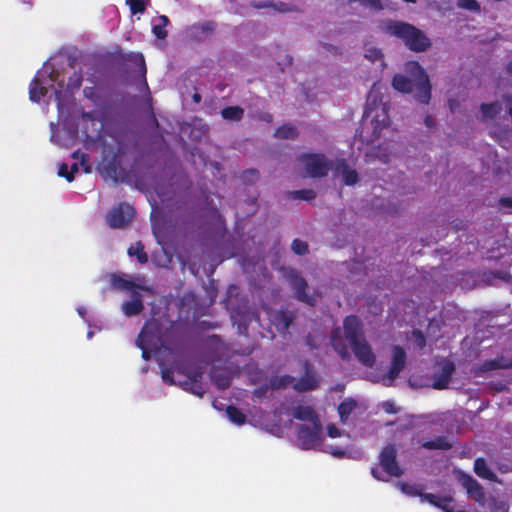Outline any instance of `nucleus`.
<instances>
[{
  "instance_id": "19",
  "label": "nucleus",
  "mask_w": 512,
  "mask_h": 512,
  "mask_svg": "<svg viewBox=\"0 0 512 512\" xmlns=\"http://www.w3.org/2000/svg\"><path fill=\"white\" fill-rule=\"evenodd\" d=\"M474 472L475 474L483 479L496 481V474L488 467L484 458H477L474 461Z\"/></svg>"
},
{
  "instance_id": "44",
  "label": "nucleus",
  "mask_w": 512,
  "mask_h": 512,
  "mask_svg": "<svg viewBox=\"0 0 512 512\" xmlns=\"http://www.w3.org/2000/svg\"><path fill=\"white\" fill-rule=\"evenodd\" d=\"M295 197L304 199V200H312L315 198L316 193L312 189L299 190L294 192Z\"/></svg>"
},
{
  "instance_id": "24",
  "label": "nucleus",
  "mask_w": 512,
  "mask_h": 512,
  "mask_svg": "<svg viewBox=\"0 0 512 512\" xmlns=\"http://www.w3.org/2000/svg\"><path fill=\"white\" fill-rule=\"evenodd\" d=\"M317 386V380L314 376L307 375L303 379L297 381L294 384V388L297 391H307L314 389Z\"/></svg>"
},
{
  "instance_id": "32",
  "label": "nucleus",
  "mask_w": 512,
  "mask_h": 512,
  "mask_svg": "<svg viewBox=\"0 0 512 512\" xmlns=\"http://www.w3.org/2000/svg\"><path fill=\"white\" fill-rule=\"evenodd\" d=\"M326 434L330 438H338L343 436L350 438L349 432L345 431L344 429L338 428L335 424L327 425Z\"/></svg>"
},
{
  "instance_id": "54",
  "label": "nucleus",
  "mask_w": 512,
  "mask_h": 512,
  "mask_svg": "<svg viewBox=\"0 0 512 512\" xmlns=\"http://www.w3.org/2000/svg\"><path fill=\"white\" fill-rule=\"evenodd\" d=\"M507 71L512 75V60L507 65Z\"/></svg>"
},
{
  "instance_id": "28",
  "label": "nucleus",
  "mask_w": 512,
  "mask_h": 512,
  "mask_svg": "<svg viewBox=\"0 0 512 512\" xmlns=\"http://www.w3.org/2000/svg\"><path fill=\"white\" fill-rule=\"evenodd\" d=\"M257 7L258 8H270L273 11L280 12V13L296 11V9L293 6H291L287 3H283V2H278V3L268 2L266 4L259 5Z\"/></svg>"
},
{
  "instance_id": "35",
  "label": "nucleus",
  "mask_w": 512,
  "mask_h": 512,
  "mask_svg": "<svg viewBox=\"0 0 512 512\" xmlns=\"http://www.w3.org/2000/svg\"><path fill=\"white\" fill-rule=\"evenodd\" d=\"M133 14L142 13L145 11L144 0H126Z\"/></svg>"
},
{
  "instance_id": "50",
  "label": "nucleus",
  "mask_w": 512,
  "mask_h": 512,
  "mask_svg": "<svg viewBox=\"0 0 512 512\" xmlns=\"http://www.w3.org/2000/svg\"><path fill=\"white\" fill-rule=\"evenodd\" d=\"M500 205L501 207L508 210V212L512 213V198H502L500 199Z\"/></svg>"
},
{
  "instance_id": "58",
  "label": "nucleus",
  "mask_w": 512,
  "mask_h": 512,
  "mask_svg": "<svg viewBox=\"0 0 512 512\" xmlns=\"http://www.w3.org/2000/svg\"><path fill=\"white\" fill-rule=\"evenodd\" d=\"M271 119H272V116H271V115H269V114H267V115H266V117H265V120H267V121H271Z\"/></svg>"
},
{
  "instance_id": "11",
  "label": "nucleus",
  "mask_w": 512,
  "mask_h": 512,
  "mask_svg": "<svg viewBox=\"0 0 512 512\" xmlns=\"http://www.w3.org/2000/svg\"><path fill=\"white\" fill-rule=\"evenodd\" d=\"M406 363V353L400 346L392 348L391 366L388 374L383 377V383L387 386L391 385L404 368Z\"/></svg>"
},
{
  "instance_id": "9",
  "label": "nucleus",
  "mask_w": 512,
  "mask_h": 512,
  "mask_svg": "<svg viewBox=\"0 0 512 512\" xmlns=\"http://www.w3.org/2000/svg\"><path fill=\"white\" fill-rule=\"evenodd\" d=\"M459 481L465 488L467 494L480 506H485L486 496L483 486L471 475L461 472Z\"/></svg>"
},
{
  "instance_id": "30",
  "label": "nucleus",
  "mask_w": 512,
  "mask_h": 512,
  "mask_svg": "<svg viewBox=\"0 0 512 512\" xmlns=\"http://www.w3.org/2000/svg\"><path fill=\"white\" fill-rule=\"evenodd\" d=\"M128 254L130 256H137L140 263H146L148 260L146 253L143 252V246L140 243L131 246L128 250Z\"/></svg>"
},
{
  "instance_id": "51",
  "label": "nucleus",
  "mask_w": 512,
  "mask_h": 512,
  "mask_svg": "<svg viewBox=\"0 0 512 512\" xmlns=\"http://www.w3.org/2000/svg\"><path fill=\"white\" fill-rule=\"evenodd\" d=\"M329 453L337 458H342L345 455V451L338 447L331 448Z\"/></svg>"
},
{
  "instance_id": "16",
  "label": "nucleus",
  "mask_w": 512,
  "mask_h": 512,
  "mask_svg": "<svg viewBox=\"0 0 512 512\" xmlns=\"http://www.w3.org/2000/svg\"><path fill=\"white\" fill-rule=\"evenodd\" d=\"M336 172L343 179L346 185H354L358 182V173L347 165L344 160L338 161L336 165Z\"/></svg>"
},
{
  "instance_id": "22",
  "label": "nucleus",
  "mask_w": 512,
  "mask_h": 512,
  "mask_svg": "<svg viewBox=\"0 0 512 512\" xmlns=\"http://www.w3.org/2000/svg\"><path fill=\"white\" fill-rule=\"evenodd\" d=\"M212 380L221 389L227 388L230 384L229 373L225 369L213 370Z\"/></svg>"
},
{
  "instance_id": "33",
  "label": "nucleus",
  "mask_w": 512,
  "mask_h": 512,
  "mask_svg": "<svg viewBox=\"0 0 512 512\" xmlns=\"http://www.w3.org/2000/svg\"><path fill=\"white\" fill-rule=\"evenodd\" d=\"M159 20L161 23L153 27V33L157 38L164 39L167 36L165 26L168 24V18L166 16H160Z\"/></svg>"
},
{
  "instance_id": "47",
  "label": "nucleus",
  "mask_w": 512,
  "mask_h": 512,
  "mask_svg": "<svg viewBox=\"0 0 512 512\" xmlns=\"http://www.w3.org/2000/svg\"><path fill=\"white\" fill-rule=\"evenodd\" d=\"M73 158L80 161L81 166L86 173L90 172V167L86 164V155L84 153L76 151L73 153Z\"/></svg>"
},
{
  "instance_id": "18",
  "label": "nucleus",
  "mask_w": 512,
  "mask_h": 512,
  "mask_svg": "<svg viewBox=\"0 0 512 512\" xmlns=\"http://www.w3.org/2000/svg\"><path fill=\"white\" fill-rule=\"evenodd\" d=\"M502 105L499 101H494L491 103H483L480 105L481 112V121H486L490 119H494L497 115H499L502 111Z\"/></svg>"
},
{
  "instance_id": "15",
  "label": "nucleus",
  "mask_w": 512,
  "mask_h": 512,
  "mask_svg": "<svg viewBox=\"0 0 512 512\" xmlns=\"http://www.w3.org/2000/svg\"><path fill=\"white\" fill-rule=\"evenodd\" d=\"M140 292L141 291H137L136 295L132 293V300L122 304V311L127 317L138 315L144 309Z\"/></svg>"
},
{
  "instance_id": "12",
  "label": "nucleus",
  "mask_w": 512,
  "mask_h": 512,
  "mask_svg": "<svg viewBox=\"0 0 512 512\" xmlns=\"http://www.w3.org/2000/svg\"><path fill=\"white\" fill-rule=\"evenodd\" d=\"M287 280L295 291V297L299 301L309 305H313L315 303V297L305 292L307 282L302 277L298 276L294 271H291L287 274Z\"/></svg>"
},
{
  "instance_id": "45",
  "label": "nucleus",
  "mask_w": 512,
  "mask_h": 512,
  "mask_svg": "<svg viewBox=\"0 0 512 512\" xmlns=\"http://www.w3.org/2000/svg\"><path fill=\"white\" fill-rule=\"evenodd\" d=\"M400 486H401V490L410 496H419L420 497V494H423L414 485H410L407 483H401Z\"/></svg>"
},
{
  "instance_id": "6",
  "label": "nucleus",
  "mask_w": 512,
  "mask_h": 512,
  "mask_svg": "<svg viewBox=\"0 0 512 512\" xmlns=\"http://www.w3.org/2000/svg\"><path fill=\"white\" fill-rule=\"evenodd\" d=\"M378 467L371 469V474L374 478L381 481H388L391 477H400L403 473L397 462V450L393 444L386 445L380 452Z\"/></svg>"
},
{
  "instance_id": "3",
  "label": "nucleus",
  "mask_w": 512,
  "mask_h": 512,
  "mask_svg": "<svg viewBox=\"0 0 512 512\" xmlns=\"http://www.w3.org/2000/svg\"><path fill=\"white\" fill-rule=\"evenodd\" d=\"M405 74H396L392 86L401 93H413L420 103H428L431 98V84L424 68L416 61L404 65Z\"/></svg>"
},
{
  "instance_id": "2",
  "label": "nucleus",
  "mask_w": 512,
  "mask_h": 512,
  "mask_svg": "<svg viewBox=\"0 0 512 512\" xmlns=\"http://www.w3.org/2000/svg\"><path fill=\"white\" fill-rule=\"evenodd\" d=\"M385 88L380 83L373 84L367 96V106L363 120V132L367 141H374L381 132L390 126L389 107L384 101Z\"/></svg>"
},
{
  "instance_id": "52",
  "label": "nucleus",
  "mask_w": 512,
  "mask_h": 512,
  "mask_svg": "<svg viewBox=\"0 0 512 512\" xmlns=\"http://www.w3.org/2000/svg\"><path fill=\"white\" fill-rule=\"evenodd\" d=\"M78 169H79V168H78V163H74V164L71 166V171H70V172H71V173H72V175H73L75 172H77V171H78Z\"/></svg>"
},
{
  "instance_id": "57",
  "label": "nucleus",
  "mask_w": 512,
  "mask_h": 512,
  "mask_svg": "<svg viewBox=\"0 0 512 512\" xmlns=\"http://www.w3.org/2000/svg\"><path fill=\"white\" fill-rule=\"evenodd\" d=\"M193 392H194L195 394H197L198 396H201V395H202V392H201V391H199V390H197V389H194V390H193Z\"/></svg>"
},
{
  "instance_id": "39",
  "label": "nucleus",
  "mask_w": 512,
  "mask_h": 512,
  "mask_svg": "<svg viewBox=\"0 0 512 512\" xmlns=\"http://www.w3.org/2000/svg\"><path fill=\"white\" fill-rule=\"evenodd\" d=\"M376 157L383 163H389L392 158V152L388 148L379 147Z\"/></svg>"
},
{
  "instance_id": "29",
  "label": "nucleus",
  "mask_w": 512,
  "mask_h": 512,
  "mask_svg": "<svg viewBox=\"0 0 512 512\" xmlns=\"http://www.w3.org/2000/svg\"><path fill=\"white\" fill-rule=\"evenodd\" d=\"M488 509L490 512H508L509 505L505 501L492 498L488 504Z\"/></svg>"
},
{
  "instance_id": "46",
  "label": "nucleus",
  "mask_w": 512,
  "mask_h": 512,
  "mask_svg": "<svg viewBox=\"0 0 512 512\" xmlns=\"http://www.w3.org/2000/svg\"><path fill=\"white\" fill-rule=\"evenodd\" d=\"M507 366L508 365L501 364L499 360H491V361L485 362L482 365V370L490 371V370H494V369L504 368Z\"/></svg>"
},
{
  "instance_id": "34",
  "label": "nucleus",
  "mask_w": 512,
  "mask_h": 512,
  "mask_svg": "<svg viewBox=\"0 0 512 512\" xmlns=\"http://www.w3.org/2000/svg\"><path fill=\"white\" fill-rule=\"evenodd\" d=\"M291 382L292 380L289 376H274L270 380V384L273 389L285 387Z\"/></svg>"
},
{
  "instance_id": "21",
  "label": "nucleus",
  "mask_w": 512,
  "mask_h": 512,
  "mask_svg": "<svg viewBox=\"0 0 512 512\" xmlns=\"http://www.w3.org/2000/svg\"><path fill=\"white\" fill-rule=\"evenodd\" d=\"M422 447L428 450H449L453 444L449 442L446 436H439L434 440L425 441Z\"/></svg>"
},
{
  "instance_id": "7",
  "label": "nucleus",
  "mask_w": 512,
  "mask_h": 512,
  "mask_svg": "<svg viewBox=\"0 0 512 512\" xmlns=\"http://www.w3.org/2000/svg\"><path fill=\"white\" fill-rule=\"evenodd\" d=\"M305 174L312 178L324 177L331 168L330 162L323 154H305L299 158Z\"/></svg>"
},
{
  "instance_id": "10",
  "label": "nucleus",
  "mask_w": 512,
  "mask_h": 512,
  "mask_svg": "<svg viewBox=\"0 0 512 512\" xmlns=\"http://www.w3.org/2000/svg\"><path fill=\"white\" fill-rule=\"evenodd\" d=\"M133 216V207L128 204H121L109 212L106 220L111 228H122L131 221Z\"/></svg>"
},
{
  "instance_id": "40",
  "label": "nucleus",
  "mask_w": 512,
  "mask_h": 512,
  "mask_svg": "<svg viewBox=\"0 0 512 512\" xmlns=\"http://www.w3.org/2000/svg\"><path fill=\"white\" fill-rule=\"evenodd\" d=\"M381 406L382 411L386 414H397L401 412L400 408L392 401L383 402Z\"/></svg>"
},
{
  "instance_id": "17",
  "label": "nucleus",
  "mask_w": 512,
  "mask_h": 512,
  "mask_svg": "<svg viewBox=\"0 0 512 512\" xmlns=\"http://www.w3.org/2000/svg\"><path fill=\"white\" fill-rule=\"evenodd\" d=\"M338 412L340 416H348L349 414L352 413L362 414L365 412V409L363 404L358 403L356 400L352 398H348L338 406Z\"/></svg>"
},
{
  "instance_id": "1",
  "label": "nucleus",
  "mask_w": 512,
  "mask_h": 512,
  "mask_svg": "<svg viewBox=\"0 0 512 512\" xmlns=\"http://www.w3.org/2000/svg\"><path fill=\"white\" fill-rule=\"evenodd\" d=\"M296 419L299 422L293 423L292 418H229L236 426H242L248 422L253 427L277 437H282L293 428L298 447L303 450L318 449L323 441V427L320 418Z\"/></svg>"
},
{
  "instance_id": "23",
  "label": "nucleus",
  "mask_w": 512,
  "mask_h": 512,
  "mask_svg": "<svg viewBox=\"0 0 512 512\" xmlns=\"http://www.w3.org/2000/svg\"><path fill=\"white\" fill-rule=\"evenodd\" d=\"M244 114V111L241 107L238 106H231L224 108L221 111V115L224 119L230 120V121H239L242 119Z\"/></svg>"
},
{
  "instance_id": "20",
  "label": "nucleus",
  "mask_w": 512,
  "mask_h": 512,
  "mask_svg": "<svg viewBox=\"0 0 512 512\" xmlns=\"http://www.w3.org/2000/svg\"><path fill=\"white\" fill-rule=\"evenodd\" d=\"M331 341L335 351L342 359H350L349 350L341 337V331L339 329L333 331Z\"/></svg>"
},
{
  "instance_id": "60",
  "label": "nucleus",
  "mask_w": 512,
  "mask_h": 512,
  "mask_svg": "<svg viewBox=\"0 0 512 512\" xmlns=\"http://www.w3.org/2000/svg\"><path fill=\"white\" fill-rule=\"evenodd\" d=\"M140 62L143 64L144 60L142 56H139Z\"/></svg>"
},
{
  "instance_id": "53",
  "label": "nucleus",
  "mask_w": 512,
  "mask_h": 512,
  "mask_svg": "<svg viewBox=\"0 0 512 512\" xmlns=\"http://www.w3.org/2000/svg\"><path fill=\"white\" fill-rule=\"evenodd\" d=\"M353 418H344V417H341L340 418V422L342 425H345L349 420H352Z\"/></svg>"
},
{
  "instance_id": "59",
  "label": "nucleus",
  "mask_w": 512,
  "mask_h": 512,
  "mask_svg": "<svg viewBox=\"0 0 512 512\" xmlns=\"http://www.w3.org/2000/svg\"><path fill=\"white\" fill-rule=\"evenodd\" d=\"M393 424H394V422H392V421H391V422L386 423V425H387V426H391V425H393Z\"/></svg>"
},
{
  "instance_id": "5",
  "label": "nucleus",
  "mask_w": 512,
  "mask_h": 512,
  "mask_svg": "<svg viewBox=\"0 0 512 512\" xmlns=\"http://www.w3.org/2000/svg\"><path fill=\"white\" fill-rule=\"evenodd\" d=\"M382 30L390 35L401 39L412 51L423 52L430 46L429 38L415 26L402 21H386L382 24Z\"/></svg>"
},
{
  "instance_id": "27",
  "label": "nucleus",
  "mask_w": 512,
  "mask_h": 512,
  "mask_svg": "<svg viewBox=\"0 0 512 512\" xmlns=\"http://www.w3.org/2000/svg\"><path fill=\"white\" fill-rule=\"evenodd\" d=\"M45 92L46 90L40 83L39 78H35L30 86V99L37 102L45 94Z\"/></svg>"
},
{
  "instance_id": "48",
  "label": "nucleus",
  "mask_w": 512,
  "mask_h": 512,
  "mask_svg": "<svg viewBox=\"0 0 512 512\" xmlns=\"http://www.w3.org/2000/svg\"><path fill=\"white\" fill-rule=\"evenodd\" d=\"M220 405H221V406H218V405H217V402H214V407H215L217 410L221 411L223 408H225V409H226V412H227V414H228V416H230V417H233V416H239V415H238V411H237V409H236L235 407H233V406H231V405H224V404H222V403H221Z\"/></svg>"
},
{
  "instance_id": "4",
  "label": "nucleus",
  "mask_w": 512,
  "mask_h": 512,
  "mask_svg": "<svg viewBox=\"0 0 512 512\" xmlns=\"http://www.w3.org/2000/svg\"><path fill=\"white\" fill-rule=\"evenodd\" d=\"M344 334L358 361L367 367L374 366L376 355L364 338L361 324L357 317L349 316L344 320Z\"/></svg>"
},
{
  "instance_id": "43",
  "label": "nucleus",
  "mask_w": 512,
  "mask_h": 512,
  "mask_svg": "<svg viewBox=\"0 0 512 512\" xmlns=\"http://www.w3.org/2000/svg\"><path fill=\"white\" fill-rule=\"evenodd\" d=\"M411 340L413 344L418 348H423L425 346V338L423 334L418 330L412 332Z\"/></svg>"
},
{
  "instance_id": "26",
  "label": "nucleus",
  "mask_w": 512,
  "mask_h": 512,
  "mask_svg": "<svg viewBox=\"0 0 512 512\" xmlns=\"http://www.w3.org/2000/svg\"><path fill=\"white\" fill-rule=\"evenodd\" d=\"M162 378L165 382L170 384L189 385L187 382H182V375L179 371H171L168 369L162 370Z\"/></svg>"
},
{
  "instance_id": "13",
  "label": "nucleus",
  "mask_w": 512,
  "mask_h": 512,
  "mask_svg": "<svg viewBox=\"0 0 512 512\" xmlns=\"http://www.w3.org/2000/svg\"><path fill=\"white\" fill-rule=\"evenodd\" d=\"M454 372V365L452 362L444 360L437 364V372L432 378V386L435 389L447 388L451 376Z\"/></svg>"
},
{
  "instance_id": "37",
  "label": "nucleus",
  "mask_w": 512,
  "mask_h": 512,
  "mask_svg": "<svg viewBox=\"0 0 512 512\" xmlns=\"http://www.w3.org/2000/svg\"><path fill=\"white\" fill-rule=\"evenodd\" d=\"M313 414L315 411L310 406L299 405L293 409V416H313Z\"/></svg>"
},
{
  "instance_id": "42",
  "label": "nucleus",
  "mask_w": 512,
  "mask_h": 512,
  "mask_svg": "<svg viewBox=\"0 0 512 512\" xmlns=\"http://www.w3.org/2000/svg\"><path fill=\"white\" fill-rule=\"evenodd\" d=\"M292 250L298 255H303L307 252L308 246L303 241L294 240L292 243Z\"/></svg>"
},
{
  "instance_id": "49",
  "label": "nucleus",
  "mask_w": 512,
  "mask_h": 512,
  "mask_svg": "<svg viewBox=\"0 0 512 512\" xmlns=\"http://www.w3.org/2000/svg\"><path fill=\"white\" fill-rule=\"evenodd\" d=\"M58 175L61 177H66V179L71 182L74 177L71 172H68V166L66 164H61L58 169Z\"/></svg>"
},
{
  "instance_id": "31",
  "label": "nucleus",
  "mask_w": 512,
  "mask_h": 512,
  "mask_svg": "<svg viewBox=\"0 0 512 512\" xmlns=\"http://www.w3.org/2000/svg\"><path fill=\"white\" fill-rule=\"evenodd\" d=\"M457 7L472 11V12H480V4L476 0H457Z\"/></svg>"
},
{
  "instance_id": "8",
  "label": "nucleus",
  "mask_w": 512,
  "mask_h": 512,
  "mask_svg": "<svg viewBox=\"0 0 512 512\" xmlns=\"http://www.w3.org/2000/svg\"><path fill=\"white\" fill-rule=\"evenodd\" d=\"M110 283L113 289L129 291L131 294L134 293V295H136L137 291H143L149 295L154 293L153 289L140 277L132 279L126 274H111Z\"/></svg>"
},
{
  "instance_id": "25",
  "label": "nucleus",
  "mask_w": 512,
  "mask_h": 512,
  "mask_svg": "<svg viewBox=\"0 0 512 512\" xmlns=\"http://www.w3.org/2000/svg\"><path fill=\"white\" fill-rule=\"evenodd\" d=\"M297 134L296 128L291 125H283L275 131V137L279 139H294Z\"/></svg>"
},
{
  "instance_id": "14",
  "label": "nucleus",
  "mask_w": 512,
  "mask_h": 512,
  "mask_svg": "<svg viewBox=\"0 0 512 512\" xmlns=\"http://www.w3.org/2000/svg\"><path fill=\"white\" fill-rule=\"evenodd\" d=\"M420 498L423 501H427L429 504L440 508L444 512H463L461 510L455 511L453 506V497L451 496H437L432 493L420 494Z\"/></svg>"
},
{
  "instance_id": "36",
  "label": "nucleus",
  "mask_w": 512,
  "mask_h": 512,
  "mask_svg": "<svg viewBox=\"0 0 512 512\" xmlns=\"http://www.w3.org/2000/svg\"><path fill=\"white\" fill-rule=\"evenodd\" d=\"M275 321H277L276 325L279 326L280 329L285 330L289 327L292 318L285 313H279L276 315Z\"/></svg>"
},
{
  "instance_id": "38",
  "label": "nucleus",
  "mask_w": 512,
  "mask_h": 512,
  "mask_svg": "<svg viewBox=\"0 0 512 512\" xmlns=\"http://www.w3.org/2000/svg\"><path fill=\"white\" fill-rule=\"evenodd\" d=\"M147 333H148V327L145 326L143 328V330L141 331L138 339H137V344L138 346L143 350V357L145 359H148V352L145 348V343H146V336H147Z\"/></svg>"
},
{
  "instance_id": "55",
  "label": "nucleus",
  "mask_w": 512,
  "mask_h": 512,
  "mask_svg": "<svg viewBox=\"0 0 512 512\" xmlns=\"http://www.w3.org/2000/svg\"><path fill=\"white\" fill-rule=\"evenodd\" d=\"M193 98L196 102L200 101V96L198 94H195Z\"/></svg>"
},
{
  "instance_id": "56",
  "label": "nucleus",
  "mask_w": 512,
  "mask_h": 512,
  "mask_svg": "<svg viewBox=\"0 0 512 512\" xmlns=\"http://www.w3.org/2000/svg\"><path fill=\"white\" fill-rule=\"evenodd\" d=\"M78 312H79V314H80L81 316H83V315H84L85 310H84L83 308H79V309H78Z\"/></svg>"
},
{
  "instance_id": "41",
  "label": "nucleus",
  "mask_w": 512,
  "mask_h": 512,
  "mask_svg": "<svg viewBox=\"0 0 512 512\" xmlns=\"http://www.w3.org/2000/svg\"><path fill=\"white\" fill-rule=\"evenodd\" d=\"M365 57L370 60V61H377V60H381L382 57H383V54L381 52V50L377 49V48H368L366 50V53H365Z\"/></svg>"
},
{
  "instance_id": "61",
  "label": "nucleus",
  "mask_w": 512,
  "mask_h": 512,
  "mask_svg": "<svg viewBox=\"0 0 512 512\" xmlns=\"http://www.w3.org/2000/svg\"><path fill=\"white\" fill-rule=\"evenodd\" d=\"M426 124L430 126V120L428 118L426 119Z\"/></svg>"
}]
</instances>
